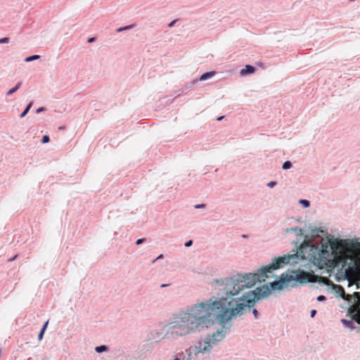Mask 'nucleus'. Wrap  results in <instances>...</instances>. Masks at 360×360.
<instances>
[{
    "instance_id": "nucleus-1",
    "label": "nucleus",
    "mask_w": 360,
    "mask_h": 360,
    "mask_svg": "<svg viewBox=\"0 0 360 360\" xmlns=\"http://www.w3.org/2000/svg\"><path fill=\"white\" fill-rule=\"evenodd\" d=\"M270 294L268 288H257L245 295L246 304L235 300L228 301L222 297L218 300L209 302H200L193 306L186 311L180 313L174 320L167 325V334L176 338L186 335L192 332L208 328L214 320H219L221 323L231 320L239 314L248 307H252L256 301L266 297Z\"/></svg>"
},
{
    "instance_id": "nucleus-2",
    "label": "nucleus",
    "mask_w": 360,
    "mask_h": 360,
    "mask_svg": "<svg viewBox=\"0 0 360 360\" xmlns=\"http://www.w3.org/2000/svg\"><path fill=\"white\" fill-rule=\"evenodd\" d=\"M309 248V255L314 264L319 269H334L340 267L345 269L346 274L349 276L360 277V263H357L353 257H349L345 252L339 254L333 250V245L329 248L328 245H322L321 250L311 244L306 239L300 244L299 251L300 254H304L306 250Z\"/></svg>"
},
{
    "instance_id": "nucleus-3",
    "label": "nucleus",
    "mask_w": 360,
    "mask_h": 360,
    "mask_svg": "<svg viewBox=\"0 0 360 360\" xmlns=\"http://www.w3.org/2000/svg\"><path fill=\"white\" fill-rule=\"evenodd\" d=\"M296 256L297 255L295 254L286 255L283 257H279L275 258L271 264L259 270L257 273L246 274L245 275H237L236 276L225 279L223 281V285H224V290L227 295H229V297L226 298L228 300V301L232 299L234 300L232 296L237 295L245 288H251L257 283L264 282L266 281V278L273 277L274 275H270L272 270L280 269L283 266L289 264L291 259H294ZM268 288L271 291V289L266 285H264L260 288ZM257 288H257L254 291L257 290ZM250 291L251 290H250ZM247 293L248 292L243 295V297L235 299V300L243 302L246 304L245 300V295H246Z\"/></svg>"
},
{
    "instance_id": "nucleus-4",
    "label": "nucleus",
    "mask_w": 360,
    "mask_h": 360,
    "mask_svg": "<svg viewBox=\"0 0 360 360\" xmlns=\"http://www.w3.org/2000/svg\"><path fill=\"white\" fill-rule=\"evenodd\" d=\"M206 347H200L198 344V346L191 347L184 352L179 353L174 360H195L196 359H201L200 356L204 355L206 352Z\"/></svg>"
},
{
    "instance_id": "nucleus-5",
    "label": "nucleus",
    "mask_w": 360,
    "mask_h": 360,
    "mask_svg": "<svg viewBox=\"0 0 360 360\" xmlns=\"http://www.w3.org/2000/svg\"><path fill=\"white\" fill-rule=\"evenodd\" d=\"M226 332L224 330V328L221 330H218L216 333H213L212 335H207V338L199 342V345L200 347H204V346L207 345L206 347V352L210 350V348L217 345L219 341L224 339L225 337Z\"/></svg>"
},
{
    "instance_id": "nucleus-6",
    "label": "nucleus",
    "mask_w": 360,
    "mask_h": 360,
    "mask_svg": "<svg viewBox=\"0 0 360 360\" xmlns=\"http://www.w3.org/2000/svg\"><path fill=\"white\" fill-rule=\"evenodd\" d=\"M314 276L310 273L299 271L295 273V276L292 275V281L296 280L300 283H306L307 282H313Z\"/></svg>"
},
{
    "instance_id": "nucleus-7",
    "label": "nucleus",
    "mask_w": 360,
    "mask_h": 360,
    "mask_svg": "<svg viewBox=\"0 0 360 360\" xmlns=\"http://www.w3.org/2000/svg\"><path fill=\"white\" fill-rule=\"evenodd\" d=\"M292 281V275L286 274L285 276L283 274L281 276L280 281H275L271 283V288L274 290L282 289L285 283H290Z\"/></svg>"
},
{
    "instance_id": "nucleus-8",
    "label": "nucleus",
    "mask_w": 360,
    "mask_h": 360,
    "mask_svg": "<svg viewBox=\"0 0 360 360\" xmlns=\"http://www.w3.org/2000/svg\"><path fill=\"white\" fill-rule=\"evenodd\" d=\"M337 288H338V292L340 293L342 298L349 302L352 299V295L346 294L344 288L341 285H337Z\"/></svg>"
},
{
    "instance_id": "nucleus-9",
    "label": "nucleus",
    "mask_w": 360,
    "mask_h": 360,
    "mask_svg": "<svg viewBox=\"0 0 360 360\" xmlns=\"http://www.w3.org/2000/svg\"><path fill=\"white\" fill-rule=\"evenodd\" d=\"M291 232H295V233H296V234L297 236H302L303 235L302 229L301 228H299V227L287 229L285 230V233H291Z\"/></svg>"
},
{
    "instance_id": "nucleus-10",
    "label": "nucleus",
    "mask_w": 360,
    "mask_h": 360,
    "mask_svg": "<svg viewBox=\"0 0 360 360\" xmlns=\"http://www.w3.org/2000/svg\"><path fill=\"white\" fill-rule=\"evenodd\" d=\"M22 84V82H18V84L15 85V87L11 89L7 93H6V95L7 96H11L12 95L13 93H15L21 86Z\"/></svg>"
},
{
    "instance_id": "nucleus-11",
    "label": "nucleus",
    "mask_w": 360,
    "mask_h": 360,
    "mask_svg": "<svg viewBox=\"0 0 360 360\" xmlns=\"http://www.w3.org/2000/svg\"><path fill=\"white\" fill-rule=\"evenodd\" d=\"M354 304L356 306H358L359 307L360 306V293L358 292H355L354 293Z\"/></svg>"
},
{
    "instance_id": "nucleus-12",
    "label": "nucleus",
    "mask_w": 360,
    "mask_h": 360,
    "mask_svg": "<svg viewBox=\"0 0 360 360\" xmlns=\"http://www.w3.org/2000/svg\"><path fill=\"white\" fill-rule=\"evenodd\" d=\"M255 69H241L240 75L241 76H245L254 73Z\"/></svg>"
},
{
    "instance_id": "nucleus-13",
    "label": "nucleus",
    "mask_w": 360,
    "mask_h": 360,
    "mask_svg": "<svg viewBox=\"0 0 360 360\" xmlns=\"http://www.w3.org/2000/svg\"><path fill=\"white\" fill-rule=\"evenodd\" d=\"M215 74V72L214 71H212V72H207V73H205L203 75H201L200 77V80L202 81V80H205L207 79H209L210 77H212Z\"/></svg>"
},
{
    "instance_id": "nucleus-14",
    "label": "nucleus",
    "mask_w": 360,
    "mask_h": 360,
    "mask_svg": "<svg viewBox=\"0 0 360 360\" xmlns=\"http://www.w3.org/2000/svg\"><path fill=\"white\" fill-rule=\"evenodd\" d=\"M359 309V307L358 306L353 304L348 309V313L353 316L355 313L357 312Z\"/></svg>"
},
{
    "instance_id": "nucleus-15",
    "label": "nucleus",
    "mask_w": 360,
    "mask_h": 360,
    "mask_svg": "<svg viewBox=\"0 0 360 360\" xmlns=\"http://www.w3.org/2000/svg\"><path fill=\"white\" fill-rule=\"evenodd\" d=\"M134 27V24L129 25H127V26H124V27H121L117 29V32H121L122 31L129 30L132 29Z\"/></svg>"
},
{
    "instance_id": "nucleus-16",
    "label": "nucleus",
    "mask_w": 360,
    "mask_h": 360,
    "mask_svg": "<svg viewBox=\"0 0 360 360\" xmlns=\"http://www.w3.org/2000/svg\"><path fill=\"white\" fill-rule=\"evenodd\" d=\"M48 324H49V321H47L44 323V326H43L42 329L41 330V331H40V333H39V336H38V338H39V340H41L42 339L43 335H44V332H45V330H46V327H47Z\"/></svg>"
},
{
    "instance_id": "nucleus-17",
    "label": "nucleus",
    "mask_w": 360,
    "mask_h": 360,
    "mask_svg": "<svg viewBox=\"0 0 360 360\" xmlns=\"http://www.w3.org/2000/svg\"><path fill=\"white\" fill-rule=\"evenodd\" d=\"M352 319L356 321L359 324H360V307H359V309H358L357 312L355 313L353 316H352Z\"/></svg>"
},
{
    "instance_id": "nucleus-18",
    "label": "nucleus",
    "mask_w": 360,
    "mask_h": 360,
    "mask_svg": "<svg viewBox=\"0 0 360 360\" xmlns=\"http://www.w3.org/2000/svg\"><path fill=\"white\" fill-rule=\"evenodd\" d=\"M32 105V102H31V103H30L28 104V105L26 107L25 110L20 115V117L21 118L24 117L27 114V112H29V110L31 108Z\"/></svg>"
},
{
    "instance_id": "nucleus-19",
    "label": "nucleus",
    "mask_w": 360,
    "mask_h": 360,
    "mask_svg": "<svg viewBox=\"0 0 360 360\" xmlns=\"http://www.w3.org/2000/svg\"><path fill=\"white\" fill-rule=\"evenodd\" d=\"M39 58H40V56L39 55H33V56H28V57L25 58L24 60L25 62H30V61L39 59Z\"/></svg>"
},
{
    "instance_id": "nucleus-20",
    "label": "nucleus",
    "mask_w": 360,
    "mask_h": 360,
    "mask_svg": "<svg viewBox=\"0 0 360 360\" xmlns=\"http://www.w3.org/2000/svg\"><path fill=\"white\" fill-rule=\"evenodd\" d=\"M342 322L343 323V324L348 327V328H353V322L352 321H347V320H345V319H342Z\"/></svg>"
},
{
    "instance_id": "nucleus-21",
    "label": "nucleus",
    "mask_w": 360,
    "mask_h": 360,
    "mask_svg": "<svg viewBox=\"0 0 360 360\" xmlns=\"http://www.w3.org/2000/svg\"><path fill=\"white\" fill-rule=\"evenodd\" d=\"M96 351L98 353L103 352L107 350V347L105 345H101L96 347Z\"/></svg>"
},
{
    "instance_id": "nucleus-22",
    "label": "nucleus",
    "mask_w": 360,
    "mask_h": 360,
    "mask_svg": "<svg viewBox=\"0 0 360 360\" xmlns=\"http://www.w3.org/2000/svg\"><path fill=\"white\" fill-rule=\"evenodd\" d=\"M292 166V164L290 161H286L283 163V166H282V168L283 169H288L289 168H290Z\"/></svg>"
},
{
    "instance_id": "nucleus-23",
    "label": "nucleus",
    "mask_w": 360,
    "mask_h": 360,
    "mask_svg": "<svg viewBox=\"0 0 360 360\" xmlns=\"http://www.w3.org/2000/svg\"><path fill=\"white\" fill-rule=\"evenodd\" d=\"M300 203L302 204L305 207H308L310 205L309 201L307 200H300Z\"/></svg>"
},
{
    "instance_id": "nucleus-24",
    "label": "nucleus",
    "mask_w": 360,
    "mask_h": 360,
    "mask_svg": "<svg viewBox=\"0 0 360 360\" xmlns=\"http://www.w3.org/2000/svg\"><path fill=\"white\" fill-rule=\"evenodd\" d=\"M10 41V39L8 37H4L0 39V44H6L8 43Z\"/></svg>"
},
{
    "instance_id": "nucleus-25",
    "label": "nucleus",
    "mask_w": 360,
    "mask_h": 360,
    "mask_svg": "<svg viewBox=\"0 0 360 360\" xmlns=\"http://www.w3.org/2000/svg\"><path fill=\"white\" fill-rule=\"evenodd\" d=\"M49 141V136L47 135H44L43 137H42V140H41V142L43 143H46Z\"/></svg>"
},
{
    "instance_id": "nucleus-26",
    "label": "nucleus",
    "mask_w": 360,
    "mask_h": 360,
    "mask_svg": "<svg viewBox=\"0 0 360 360\" xmlns=\"http://www.w3.org/2000/svg\"><path fill=\"white\" fill-rule=\"evenodd\" d=\"M325 300H326V297L324 295H319L317 297V300L319 301V302L323 301Z\"/></svg>"
},
{
    "instance_id": "nucleus-27",
    "label": "nucleus",
    "mask_w": 360,
    "mask_h": 360,
    "mask_svg": "<svg viewBox=\"0 0 360 360\" xmlns=\"http://www.w3.org/2000/svg\"><path fill=\"white\" fill-rule=\"evenodd\" d=\"M205 204H198V205H195L194 207L195 209H199V208H202V207H205Z\"/></svg>"
},
{
    "instance_id": "nucleus-28",
    "label": "nucleus",
    "mask_w": 360,
    "mask_h": 360,
    "mask_svg": "<svg viewBox=\"0 0 360 360\" xmlns=\"http://www.w3.org/2000/svg\"><path fill=\"white\" fill-rule=\"evenodd\" d=\"M176 21H177V20H174L172 21L171 22H169L168 24V27H172L174 25V24L176 22Z\"/></svg>"
},
{
    "instance_id": "nucleus-29",
    "label": "nucleus",
    "mask_w": 360,
    "mask_h": 360,
    "mask_svg": "<svg viewBox=\"0 0 360 360\" xmlns=\"http://www.w3.org/2000/svg\"><path fill=\"white\" fill-rule=\"evenodd\" d=\"M145 239L144 238H140V239H138L136 240V245H140L141 243H143L144 242Z\"/></svg>"
},
{
    "instance_id": "nucleus-30",
    "label": "nucleus",
    "mask_w": 360,
    "mask_h": 360,
    "mask_svg": "<svg viewBox=\"0 0 360 360\" xmlns=\"http://www.w3.org/2000/svg\"><path fill=\"white\" fill-rule=\"evenodd\" d=\"M96 41V37H90L88 39V43H93Z\"/></svg>"
},
{
    "instance_id": "nucleus-31",
    "label": "nucleus",
    "mask_w": 360,
    "mask_h": 360,
    "mask_svg": "<svg viewBox=\"0 0 360 360\" xmlns=\"http://www.w3.org/2000/svg\"><path fill=\"white\" fill-rule=\"evenodd\" d=\"M276 185V182L275 181H271L269 183H268L267 186L272 188L274 187V186Z\"/></svg>"
},
{
    "instance_id": "nucleus-32",
    "label": "nucleus",
    "mask_w": 360,
    "mask_h": 360,
    "mask_svg": "<svg viewBox=\"0 0 360 360\" xmlns=\"http://www.w3.org/2000/svg\"><path fill=\"white\" fill-rule=\"evenodd\" d=\"M192 243H193V241L191 240H190L185 243V246L190 247L192 245Z\"/></svg>"
},
{
    "instance_id": "nucleus-33",
    "label": "nucleus",
    "mask_w": 360,
    "mask_h": 360,
    "mask_svg": "<svg viewBox=\"0 0 360 360\" xmlns=\"http://www.w3.org/2000/svg\"><path fill=\"white\" fill-rule=\"evenodd\" d=\"M316 314V311L315 309L311 310V317H314Z\"/></svg>"
},
{
    "instance_id": "nucleus-34",
    "label": "nucleus",
    "mask_w": 360,
    "mask_h": 360,
    "mask_svg": "<svg viewBox=\"0 0 360 360\" xmlns=\"http://www.w3.org/2000/svg\"><path fill=\"white\" fill-rule=\"evenodd\" d=\"M44 108H38V109L37 110V113H39V112H42V111H44Z\"/></svg>"
},
{
    "instance_id": "nucleus-35",
    "label": "nucleus",
    "mask_w": 360,
    "mask_h": 360,
    "mask_svg": "<svg viewBox=\"0 0 360 360\" xmlns=\"http://www.w3.org/2000/svg\"><path fill=\"white\" fill-rule=\"evenodd\" d=\"M257 65L259 66V68H262L263 66V63L261 62H259L257 63Z\"/></svg>"
},
{
    "instance_id": "nucleus-36",
    "label": "nucleus",
    "mask_w": 360,
    "mask_h": 360,
    "mask_svg": "<svg viewBox=\"0 0 360 360\" xmlns=\"http://www.w3.org/2000/svg\"><path fill=\"white\" fill-rule=\"evenodd\" d=\"M162 255H160L158 258H156L155 259H154L153 262L154 263L157 259H162Z\"/></svg>"
},
{
    "instance_id": "nucleus-37",
    "label": "nucleus",
    "mask_w": 360,
    "mask_h": 360,
    "mask_svg": "<svg viewBox=\"0 0 360 360\" xmlns=\"http://www.w3.org/2000/svg\"><path fill=\"white\" fill-rule=\"evenodd\" d=\"M244 68H255V67L251 65L247 64V65H245Z\"/></svg>"
},
{
    "instance_id": "nucleus-38",
    "label": "nucleus",
    "mask_w": 360,
    "mask_h": 360,
    "mask_svg": "<svg viewBox=\"0 0 360 360\" xmlns=\"http://www.w3.org/2000/svg\"><path fill=\"white\" fill-rule=\"evenodd\" d=\"M253 313H254V314H255V316H257V311L256 309H254V310H253Z\"/></svg>"
},
{
    "instance_id": "nucleus-39",
    "label": "nucleus",
    "mask_w": 360,
    "mask_h": 360,
    "mask_svg": "<svg viewBox=\"0 0 360 360\" xmlns=\"http://www.w3.org/2000/svg\"><path fill=\"white\" fill-rule=\"evenodd\" d=\"M168 285H169L168 284H162L160 287L161 288H165V287H167Z\"/></svg>"
},
{
    "instance_id": "nucleus-40",
    "label": "nucleus",
    "mask_w": 360,
    "mask_h": 360,
    "mask_svg": "<svg viewBox=\"0 0 360 360\" xmlns=\"http://www.w3.org/2000/svg\"><path fill=\"white\" fill-rule=\"evenodd\" d=\"M222 119H223V117H218V118H217V120H218V121H220V120H221Z\"/></svg>"
},
{
    "instance_id": "nucleus-41",
    "label": "nucleus",
    "mask_w": 360,
    "mask_h": 360,
    "mask_svg": "<svg viewBox=\"0 0 360 360\" xmlns=\"http://www.w3.org/2000/svg\"><path fill=\"white\" fill-rule=\"evenodd\" d=\"M15 257H16V256L15 257L12 258L11 259H9V261L14 260Z\"/></svg>"
}]
</instances>
